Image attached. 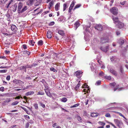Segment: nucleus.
I'll use <instances>...</instances> for the list:
<instances>
[{
	"label": "nucleus",
	"mask_w": 128,
	"mask_h": 128,
	"mask_svg": "<svg viewBox=\"0 0 128 128\" xmlns=\"http://www.w3.org/2000/svg\"><path fill=\"white\" fill-rule=\"evenodd\" d=\"M107 68L108 70H110V72L116 76L117 75V74L115 70L111 68V66H110L108 65Z\"/></svg>",
	"instance_id": "f257e3e1"
},
{
	"label": "nucleus",
	"mask_w": 128,
	"mask_h": 128,
	"mask_svg": "<svg viewBox=\"0 0 128 128\" xmlns=\"http://www.w3.org/2000/svg\"><path fill=\"white\" fill-rule=\"evenodd\" d=\"M110 12L114 15H116L118 13V9L115 7H113L110 10Z\"/></svg>",
	"instance_id": "f03ea898"
},
{
	"label": "nucleus",
	"mask_w": 128,
	"mask_h": 128,
	"mask_svg": "<svg viewBox=\"0 0 128 128\" xmlns=\"http://www.w3.org/2000/svg\"><path fill=\"white\" fill-rule=\"evenodd\" d=\"M124 24L120 21L116 24V27L120 28H122L124 27Z\"/></svg>",
	"instance_id": "7ed1b4c3"
},
{
	"label": "nucleus",
	"mask_w": 128,
	"mask_h": 128,
	"mask_svg": "<svg viewBox=\"0 0 128 128\" xmlns=\"http://www.w3.org/2000/svg\"><path fill=\"white\" fill-rule=\"evenodd\" d=\"M82 72L80 71H78L75 72L76 76L78 78H80L82 76Z\"/></svg>",
	"instance_id": "20e7f679"
},
{
	"label": "nucleus",
	"mask_w": 128,
	"mask_h": 128,
	"mask_svg": "<svg viewBox=\"0 0 128 128\" xmlns=\"http://www.w3.org/2000/svg\"><path fill=\"white\" fill-rule=\"evenodd\" d=\"M94 27L98 31L102 30V26L101 24H96Z\"/></svg>",
	"instance_id": "39448f33"
},
{
	"label": "nucleus",
	"mask_w": 128,
	"mask_h": 128,
	"mask_svg": "<svg viewBox=\"0 0 128 128\" xmlns=\"http://www.w3.org/2000/svg\"><path fill=\"white\" fill-rule=\"evenodd\" d=\"M23 6V4L22 3L20 2L18 4V13H20V10H21Z\"/></svg>",
	"instance_id": "423d86ee"
},
{
	"label": "nucleus",
	"mask_w": 128,
	"mask_h": 128,
	"mask_svg": "<svg viewBox=\"0 0 128 128\" xmlns=\"http://www.w3.org/2000/svg\"><path fill=\"white\" fill-rule=\"evenodd\" d=\"M108 48L109 46H106L105 47H101L100 48L102 51L105 52H106L108 50Z\"/></svg>",
	"instance_id": "0eeeda50"
},
{
	"label": "nucleus",
	"mask_w": 128,
	"mask_h": 128,
	"mask_svg": "<svg viewBox=\"0 0 128 128\" xmlns=\"http://www.w3.org/2000/svg\"><path fill=\"white\" fill-rule=\"evenodd\" d=\"M11 30L14 32H16L17 30V28L16 26L14 24H12L11 26Z\"/></svg>",
	"instance_id": "6e6552de"
},
{
	"label": "nucleus",
	"mask_w": 128,
	"mask_h": 128,
	"mask_svg": "<svg viewBox=\"0 0 128 128\" xmlns=\"http://www.w3.org/2000/svg\"><path fill=\"white\" fill-rule=\"evenodd\" d=\"M114 121L116 124L118 126H119L122 123V122L121 121L117 119H114Z\"/></svg>",
	"instance_id": "1a4fd4ad"
},
{
	"label": "nucleus",
	"mask_w": 128,
	"mask_h": 128,
	"mask_svg": "<svg viewBox=\"0 0 128 128\" xmlns=\"http://www.w3.org/2000/svg\"><path fill=\"white\" fill-rule=\"evenodd\" d=\"M34 2H35V0H28L26 2L27 4L28 5H32Z\"/></svg>",
	"instance_id": "9d476101"
},
{
	"label": "nucleus",
	"mask_w": 128,
	"mask_h": 128,
	"mask_svg": "<svg viewBox=\"0 0 128 128\" xmlns=\"http://www.w3.org/2000/svg\"><path fill=\"white\" fill-rule=\"evenodd\" d=\"M28 9V7L26 6H23L21 10H20V13L24 12L26 11Z\"/></svg>",
	"instance_id": "9b49d317"
},
{
	"label": "nucleus",
	"mask_w": 128,
	"mask_h": 128,
	"mask_svg": "<svg viewBox=\"0 0 128 128\" xmlns=\"http://www.w3.org/2000/svg\"><path fill=\"white\" fill-rule=\"evenodd\" d=\"M112 20L114 22V23H115L116 24H117L118 22H120L118 20V19L117 17L113 18Z\"/></svg>",
	"instance_id": "f8f14e48"
},
{
	"label": "nucleus",
	"mask_w": 128,
	"mask_h": 128,
	"mask_svg": "<svg viewBox=\"0 0 128 128\" xmlns=\"http://www.w3.org/2000/svg\"><path fill=\"white\" fill-rule=\"evenodd\" d=\"M42 0H35V6H37L39 5L41 3Z\"/></svg>",
	"instance_id": "ddd939ff"
},
{
	"label": "nucleus",
	"mask_w": 128,
	"mask_h": 128,
	"mask_svg": "<svg viewBox=\"0 0 128 128\" xmlns=\"http://www.w3.org/2000/svg\"><path fill=\"white\" fill-rule=\"evenodd\" d=\"M108 41V39L105 38H102L101 39L100 42L102 43H104Z\"/></svg>",
	"instance_id": "4468645a"
},
{
	"label": "nucleus",
	"mask_w": 128,
	"mask_h": 128,
	"mask_svg": "<svg viewBox=\"0 0 128 128\" xmlns=\"http://www.w3.org/2000/svg\"><path fill=\"white\" fill-rule=\"evenodd\" d=\"M52 34L50 31H48L47 33V36L48 38H52Z\"/></svg>",
	"instance_id": "2eb2a0df"
},
{
	"label": "nucleus",
	"mask_w": 128,
	"mask_h": 128,
	"mask_svg": "<svg viewBox=\"0 0 128 128\" xmlns=\"http://www.w3.org/2000/svg\"><path fill=\"white\" fill-rule=\"evenodd\" d=\"M60 4V3H57L55 5V10L56 11H58L59 9Z\"/></svg>",
	"instance_id": "dca6fc26"
},
{
	"label": "nucleus",
	"mask_w": 128,
	"mask_h": 128,
	"mask_svg": "<svg viewBox=\"0 0 128 128\" xmlns=\"http://www.w3.org/2000/svg\"><path fill=\"white\" fill-rule=\"evenodd\" d=\"M110 59L111 61L113 62H116L117 60L116 57L115 56H112L110 57Z\"/></svg>",
	"instance_id": "f3484780"
},
{
	"label": "nucleus",
	"mask_w": 128,
	"mask_h": 128,
	"mask_svg": "<svg viewBox=\"0 0 128 128\" xmlns=\"http://www.w3.org/2000/svg\"><path fill=\"white\" fill-rule=\"evenodd\" d=\"M18 68L21 70L22 71H24L25 72H26V70L25 68V66H21L19 67Z\"/></svg>",
	"instance_id": "a211bd4d"
},
{
	"label": "nucleus",
	"mask_w": 128,
	"mask_h": 128,
	"mask_svg": "<svg viewBox=\"0 0 128 128\" xmlns=\"http://www.w3.org/2000/svg\"><path fill=\"white\" fill-rule=\"evenodd\" d=\"M17 6L16 4H14L12 6V8L13 9L12 10L14 12H15L16 11Z\"/></svg>",
	"instance_id": "6ab92c4d"
},
{
	"label": "nucleus",
	"mask_w": 128,
	"mask_h": 128,
	"mask_svg": "<svg viewBox=\"0 0 128 128\" xmlns=\"http://www.w3.org/2000/svg\"><path fill=\"white\" fill-rule=\"evenodd\" d=\"M44 90L46 95L49 97H51L52 96V95L50 92L49 91H46V89H45Z\"/></svg>",
	"instance_id": "aec40b11"
},
{
	"label": "nucleus",
	"mask_w": 128,
	"mask_h": 128,
	"mask_svg": "<svg viewBox=\"0 0 128 128\" xmlns=\"http://www.w3.org/2000/svg\"><path fill=\"white\" fill-rule=\"evenodd\" d=\"M80 25V23L78 22H76L74 24L75 30H76L78 27Z\"/></svg>",
	"instance_id": "412c9836"
},
{
	"label": "nucleus",
	"mask_w": 128,
	"mask_h": 128,
	"mask_svg": "<svg viewBox=\"0 0 128 128\" xmlns=\"http://www.w3.org/2000/svg\"><path fill=\"white\" fill-rule=\"evenodd\" d=\"M68 6V5H67L66 3H64L63 4V11H64Z\"/></svg>",
	"instance_id": "4be33fe9"
},
{
	"label": "nucleus",
	"mask_w": 128,
	"mask_h": 128,
	"mask_svg": "<svg viewBox=\"0 0 128 128\" xmlns=\"http://www.w3.org/2000/svg\"><path fill=\"white\" fill-rule=\"evenodd\" d=\"M34 93V92L33 91H30L27 92L26 94L25 95L26 96L31 95L33 94Z\"/></svg>",
	"instance_id": "5701e85b"
},
{
	"label": "nucleus",
	"mask_w": 128,
	"mask_h": 128,
	"mask_svg": "<svg viewBox=\"0 0 128 128\" xmlns=\"http://www.w3.org/2000/svg\"><path fill=\"white\" fill-rule=\"evenodd\" d=\"M118 43L120 45H122L124 43V40L121 39H120L118 41Z\"/></svg>",
	"instance_id": "b1692460"
},
{
	"label": "nucleus",
	"mask_w": 128,
	"mask_h": 128,
	"mask_svg": "<svg viewBox=\"0 0 128 128\" xmlns=\"http://www.w3.org/2000/svg\"><path fill=\"white\" fill-rule=\"evenodd\" d=\"M26 88L25 87H22V88L21 89H15L14 90V91L15 92H17L20 90H23L26 89Z\"/></svg>",
	"instance_id": "393cba45"
},
{
	"label": "nucleus",
	"mask_w": 128,
	"mask_h": 128,
	"mask_svg": "<svg viewBox=\"0 0 128 128\" xmlns=\"http://www.w3.org/2000/svg\"><path fill=\"white\" fill-rule=\"evenodd\" d=\"M12 1L11 0L9 2L8 4H6L5 6V7L6 8H11L10 6V4H11V3L12 2Z\"/></svg>",
	"instance_id": "a878e982"
},
{
	"label": "nucleus",
	"mask_w": 128,
	"mask_h": 128,
	"mask_svg": "<svg viewBox=\"0 0 128 128\" xmlns=\"http://www.w3.org/2000/svg\"><path fill=\"white\" fill-rule=\"evenodd\" d=\"M80 81L78 82V83L77 84V85L76 86L75 88V89L76 90H78V89H79V88H80Z\"/></svg>",
	"instance_id": "bb28decb"
},
{
	"label": "nucleus",
	"mask_w": 128,
	"mask_h": 128,
	"mask_svg": "<svg viewBox=\"0 0 128 128\" xmlns=\"http://www.w3.org/2000/svg\"><path fill=\"white\" fill-rule=\"evenodd\" d=\"M98 115V113H92L91 114V115L92 117H94L97 116Z\"/></svg>",
	"instance_id": "cd10ccee"
},
{
	"label": "nucleus",
	"mask_w": 128,
	"mask_h": 128,
	"mask_svg": "<svg viewBox=\"0 0 128 128\" xmlns=\"http://www.w3.org/2000/svg\"><path fill=\"white\" fill-rule=\"evenodd\" d=\"M35 42L33 40H30L29 41V44L32 46H34Z\"/></svg>",
	"instance_id": "c85d7f7f"
},
{
	"label": "nucleus",
	"mask_w": 128,
	"mask_h": 128,
	"mask_svg": "<svg viewBox=\"0 0 128 128\" xmlns=\"http://www.w3.org/2000/svg\"><path fill=\"white\" fill-rule=\"evenodd\" d=\"M67 99L66 98L63 97L60 99V101L63 102H66L67 101Z\"/></svg>",
	"instance_id": "c756f323"
},
{
	"label": "nucleus",
	"mask_w": 128,
	"mask_h": 128,
	"mask_svg": "<svg viewBox=\"0 0 128 128\" xmlns=\"http://www.w3.org/2000/svg\"><path fill=\"white\" fill-rule=\"evenodd\" d=\"M58 33L62 36H63L64 34V32L62 30H60L58 32Z\"/></svg>",
	"instance_id": "7c9ffc66"
},
{
	"label": "nucleus",
	"mask_w": 128,
	"mask_h": 128,
	"mask_svg": "<svg viewBox=\"0 0 128 128\" xmlns=\"http://www.w3.org/2000/svg\"><path fill=\"white\" fill-rule=\"evenodd\" d=\"M81 5L80 4H78L76 5L74 9H73V10L74 11V10L76 9L79 8L80 6Z\"/></svg>",
	"instance_id": "2f4dec72"
},
{
	"label": "nucleus",
	"mask_w": 128,
	"mask_h": 128,
	"mask_svg": "<svg viewBox=\"0 0 128 128\" xmlns=\"http://www.w3.org/2000/svg\"><path fill=\"white\" fill-rule=\"evenodd\" d=\"M43 44V42L42 40H40L38 42V45L40 46H42Z\"/></svg>",
	"instance_id": "473e14b6"
},
{
	"label": "nucleus",
	"mask_w": 128,
	"mask_h": 128,
	"mask_svg": "<svg viewBox=\"0 0 128 128\" xmlns=\"http://www.w3.org/2000/svg\"><path fill=\"white\" fill-rule=\"evenodd\" d=\"M44 92L42 91H39L38 92L37 95H44Z\"/></svg>",
	"instance_id": "72a5a7b5"
},
{
	"label": "nucleus",
	"mask_w": 128,
	"mask_h": 128,
	"mask_svg": "<svg viewBox=\"0 0 128 128\" xmlns=\"http://www.w3.org/2000/svg\"><path fill=\"white\" fill-rule=\"evenodd\" d=\"M119 85H118L117 86V88H114V91H116V90L117 89H118L119 90H122V89L123 88H119Z\"/></svg>",
	"instance_id": "f704fd0d"
},
{
	"label": "nucleus",
	"mask_w": 128,
	"mask_h": 128,
	"mask_svg": "<svg viewBox=\"0 0 128 128\" xmlns=\"http://www.w3.org/2000/svg\"><path fill=\"white\" fill-rule=\"evenodd\" d=\"M23 52L24 54H27L28 55H29L30 54V52L26 50L24 51Z\"/></svg>",
	"instance_id": "c9c22d12"
},
{
	"label": "nucleus",
	"mask_w": 128,
	"mask_h": 128,
	"mask_svg": "<svg viewBox=\"0 0 128 128\" xmlns=\"http://www.w3.org/2000/svg\"><path fill=\"white\" fill-rule=\"evenodd\" d=\"M75 3H76L74 1H73L72 2L71 4L70 5V7L73 8V7L74 6V5Z\"/></svg>",
	"instance_id": "e433bc0d"
},
{
	"label": "nucleus",
	"mask_w": 128,
	"mask_h": 128,
	"mask_svg": "<svg viewBox=\"0 0 128 128\" xmlns=\"http://www.w3.org/2000/svg\"><path fill=\"white\" fill-rule=\"evenodd\" d=\"M50 70L51 71H53V72H57V70H55L54 68L53 67L50 68Z\"/></svg>",
	"instance_id": "4c0bfd02"
},
{
	"label": "nucleus",
	"mask_w": 128,
	"mask_h": 128,
	"mask_svg": "<svg viewBox=\"0 0 128 128\" xmlns=\"http://www.w3.org/2000/svg\"><path fill=\"white\" fill-rule=\"evenodd\" d=\"M20 81L21 82V81L18 80H14L13 81L14 82H16V84H18V83H19Z\"/></svg>",
	"instance_id": "58836bf2"
},
{
	"label": "nucleus",
	"mask_w": 128,
	"mask_h": 128,
	"mask_svg": "<svg viewBox=\"0 0 128 128\" xmlns=\"http://www.w3.org/2000/svg\"><path fill=\"white\" fill-rule=\"evenodd\" d=\"M98 123L100 125L102 126H104L105 124V123L102 122H99Z\"/></svg>",
	"instance_id": "ea45409f"
},
{
	"label": "nucleus",
	"mask_w": 128,
	"mask_h": 128,
	"mask_svg": "<svg viewBox=\"0 0 128 128\" xmlns=\"http://www.w3.org/2000/svg\"><path fill=\"white\" fill-rule=\"evenodd\" d=\"M99 75L100 76H104V74L103 72L101 71L99 73Z\"/></svg>",
	"instance_id": "a19ab883"
},
{
	"label": "nucleus",
	"mask_w": 128,
	"mask_h": 128,
	"mask_svg": "<svg viewBox=\"0 0 128 128\" xmlns=\"http://www.w3.org/2000/svg\"><path fill=\"white\" fill-rule=\"evenodd\" d=\"M18 103V102L17 101H16L15 102H13L12 104V106L15 105L17 104Z\"/></svg>",
	"instance_id": "79ce46f5"
},
{
	"label": "nucleus",
	"mask_w": 128,
	"mask_h": 128,
	"mask_svg": "<svg viewBox=\"0 0 128 128\" xmlns=\"http://www.w3.org/2000/svg\"><path fill=\"white\" fill-rule=\"evenodd\" d=\"M110 84L112 87H114V86L116 85V83L113 82L110 83Z\"/></svg>",
	"instance_id": "37998d69"
},
{
	"label": "nucleus",
	"mask_w": 128,
	"mask_h": 128,
	"mask_svg": "<svg viewBox=\"0 0 128 128\" xmlns=\"http://www.w3.org/2000/svg\"><path fill=\"white\" fill-rule=\"evenodd\" d=\"M25 66L26 70V68H31L32 67V65H27Z\"/></svg>",
	"instance_id": "c03bdc74"
},
{
	"label": "nucleus",
	"mask_w": 128,
	"mask_h": 128,
	"mask_svg": "<svg viewBox=\"0 0 128 128\" xmlns=\"http://www.w3.org/2000/svg\"><path fill=\"white\" fill-rule=\"evenodd\" d=\"M105 78L108 79L109 80L111 79V76H105Z\"/></svg>",
	"instance_id": "a18cd8bd"
},
{
	"label": "nucleus",
	"mask_w": 128,
	"mask_h": 128,
	"mask_svg": "<svg viewBox=\"0 0 128 128\" xmlns=\"http://www.w3.org/2000/svg\"><path fill=\"white\" fill-rule=\"evenodd\" d=\"M34 106L36 109H38V104L37 103L35 104L34 105Z\"/></svg>",
	"instance_id": "49530a36"
},
{
	"label": "nucleus",
	"mask_w": 128,
	"mask_h": 128,
	"mask_svg": "<svg viewBox=\"0 0 128 128\" xmlns=\"http://www.w3.org/2000/svg\"><path fill=\"white\" fill-rule=\"evenodd\" d=\"M39 103L40 104V106L42 107L43 108H44L45 107V106L44 104L41 102H40Z\"/></svg>",
	"instance_id": "de8ad7c7"
},
{
	"label": "nucleus",
	"mask_w": 128,
	"mask_h": 128,
	"mask_svg": "<svg viewBox=\"0 0 128 128\" xmlns=\"http://www.w3.org/2000/svg\"><path fill=\"white\" fill-rule=\"evenodd\" d=\"M53 4V2H51L49 3L50 7H49V8H50L52 6Z\"/></svg>",
	"instance_id": "09e8293b"
},
{
	"label": "nucleus",
	"mask_w": 128,
	"mask_h": 128,
	"mask_svg": "<svg viewBox=\"0 0 128 128\" xmlns=\"http://www.w3.org/2000/svg\"><path fill=\"white\" fill-rule=\"evenodd\" d=\"M54 24V22H52L49 24L50 26H51L53 25Z\"/></svg>",
	"instance_id": "8fccbe9b"
},
{
	"label": "nucleus",
	"mask_w": 128,
	"mask_h": 128,
	"mask_svg": "<svg viewBox=\"0 0 128 128\" xmlns=\"http://www.w3.org/2000/svg\"><path fill=\"white\" fill-rule=\"evenodd\" d=\"M101 83V81L100 80H98L97 81L96 83V84L97 85H98L100 84Z\"/></svg>",
	"instance_id": "3c124183"
},
{
	"label": "nucleus",
	"mask_w": 128,
	"mask_h": 128,
	"mask_svg": "<svg viewBox=\"0 0 128 128\" xmlns=\"http://www.w3.org/2000/svg\"><path fill=\"white\" fill-rule=\"evenodd\" d=\"M105 116L107 117H111L109 113L106 114L105 115Z\"/></svg>",
	"instance_id": "603ef678"
},
{
	"label": "nucleus",
	"mask_w": 128,
	"mask_h": 128,
	"mask_svg": "<svg viewBox=\"0 0 128 128\" xmlns=\"http://www.w3.org/2000/svg\"><path fill=\"white\" fill-rule=\"evenodd\" d=\"M7 70H0V73H4L6 72Z\"/></svg>",
	"instance_id": "864d4df0"
},
{
	"label": "nucleus",
	"mask_w": 128,
	"mask_h": 128,
	"mask_svg": "<svg viewBox=\"0 0 128 128\" xmlns=\"http://www.w3.org/2000/svg\"><path fill=\"white\" fill-rule=\"evenodd\" d=\"M120 70L121 72L122 73H123V70L122 68V66H120Z\"/></svg>",
	"instance_id": "5fc2aeb1"
},
{
	"label": "nucleus",
	"mask_w": 128,
	"mask_h": 128,
	"mask_svg": "<svg viewBox=\"0 0 128 128\" xmlns=\"http://www.w3.org/2000/svg\"><path fill=\"white\" fill-rule=\"evenodd\" d=\"M72 8H72L70 7V6L69 8L68 12H69L70 13V14H71V10H72Z\"/></svg>",
	"instance_id": "6e6d98bb"
},
{
	"label": "nucleus",
	"mask_w": 128,
	"mask_h": 128,
	"mask_svg": "<svg viewBox=\"0 0 128 128\" xmlns=\"http://www.w3.org/2000/svg\"><path fill=\"white\" fill-rule=\"evenodd\" d=\"M77 118H78V120L79 121H80V122L81 121L82 119H81V118L80 116H77Z\"/></svg>",
	"instance_id": "4d7b16f0"
},
{
	"label": "nucleus",
	"mask_w": 128,
	"mask_h": 128,
	"mask_svg": "<svg viewBox=\"0 0 128 128\" xmlns=\"http://www.w3.org/2000/svg\"><path fill=\"white\" fill-rule=\"evenodd\" d=\"M4 88L3 87H1L0 88V91L3 92L4 91Z\"/></svg>",
	"instance_id": "13d9d810"
},
{
	"label": "nucleus",
	"mask_w": 128,
	"mask_h": 128,
	"mask_svg": "<svg viewBox=\"0 0 128 128\" xmlns=\"http://www.w3.org/2000/svg\"><path fill=\"white\" fill-rule=\"evenodd\" d=\"M10 76H8L6 78V79L8 80H10Z\"/></svg>",
	"instance_id": "bf43d9fd"
},
{
	"label": "nucleus",
	"mask_w": 128,
	"mask_h": 128,
	"mask_svg": "<svg viewBox=\"0 0 128 128\" xmlns=\"http://www.w3.org/2000/svg\"><path fill=\"white\" fill-rule=\"evenodd\" d=\"M23 47V48L25 50L26 49L27 47L26 46V45L25 44H24L22 46Z\"/></svg>",
	"instance_id": "052dcab7"
},
{
	"label": "nucleus",
	"mask_w": 128,
	"mask_h": 128,
	"mask_svg": "<svg viewBox=\"0 0 128 128\" xmlns=\"http://www.w3.org/2000/svg\"><path fill=\"white\" fill-rule=\"evenodd\" d=\"M10 101V99H8V100H5V102H7L8 103Z\"/></svg>",
	"instance_id": "680f3d73"
},
{
	"label": "nucleus",
	"mask_w": 128,
	"mask_h": 128,
	"mask_svg": "<svg viewBox=\"0 0 128 128\" xmlns=\"http://www.w3.org/2000/svg\"><path fill=\"white\" fill-rule=\"evenodd\" d=\"M26 78V79H28L30 80L31 79V78L29 76H27Z\"/></svg>",
	"instance_id": "e2e57ef3"
},
{
	"label": "nucleus",
	"mask_w": 128,
	"mask_h": 128,
	"mask_svg": "<svg viewBox=\"0 0 128 128\" xmlns=\"http://www.w3.org/2000/svg\"><path fill=\"white\" fill-rule=\"evenodd\" d=\"M126 2V1H124V2H120V4L122 5H124L125 4V3Z\"/></svg>",
	"instance_id": "0e129e2a"
},
{
	"label": "nucleus",
	"mask_w": 128,
	"mask_h": 128,
	"mask_svg": "<svg viewBox=\"0 0 128 128\" xmlns=\"http://www.w3.org/2000/svg\"><path fill=\"white\" fill-rule=\"evenodd\" d=\"M118 114H119L120 115V116H122L123 118H125V117L123 115H122V114L121 113H120V112H118Z\"/></svg>",
	"instance_id": "69168bd1"
},
{
	"label": "nucleus",
	"mask_w": 128,
	"mask_h": 128,
	"mask_svg": "<svg viewBox=\"0 0 128 128\" xmlns=\"http://www.w3.org/2000/svg\"><path fill=\"white\" fill-rule=\"evenodd\" d=\"M29 126V123L28 122L26 124V127L28 128V127Z\"/></svg>",
	"instance_id": "338daca9"
},
{
	"label": "nucleus",
	"mask_w": 128,
	"mask_h": 128,
	"mask_svg": "<svg viewBox=\"0 0 128 128\" xmlns=\"http://www.w3.org/2000/svg\"><path fill=\"white\" fill-rule=\"evenodd\" d=\"M6 95V94H0V96H4Z\"/></svg>",
	"instance_id": "774afa93"
}]
</instances>
